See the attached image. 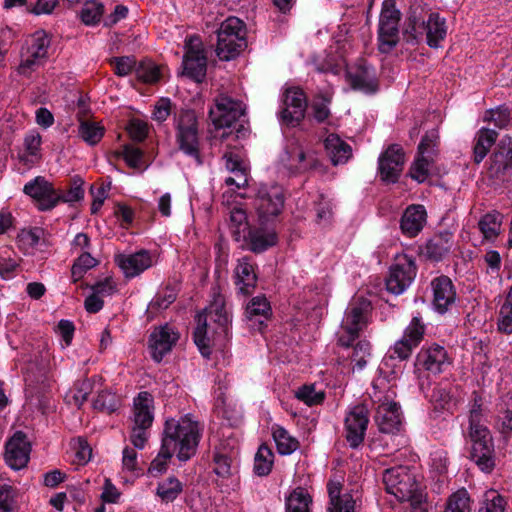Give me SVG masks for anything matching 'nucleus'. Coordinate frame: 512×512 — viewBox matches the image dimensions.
Masks as SVG:
<instances>
[{"label":"nucleus","mask_w":512,"mask_h":512,"mask_svg":"<svg viewBox=\"0 0 512 512\" xmlns=\"http://www.w3.org/2000/svg\"><path fill=\"white\" fill-rule=\"evenodd\" d=\"M202 426L191 414L169 418L165 422L162 442L173 449L179 461L195 455L201 438Z\"/></svg>","instance_id":"nucleus-1"},{"label":"nucleus","mask_w":512,"mask_h":512,"mask_svg":"<svg viewBox=\"0 0 512 512\" xmlns=\"http://www.w3.org/2000/svg\"><path fill=\"white\" fill-rule=\"evenodd\" d=\"M208 320L216 325L214 333L217 335L219 340H227L229 338L232 315L226 307L225 299L222 295H214L210 305L203 313L197 315L194 342L202 356L205 358H209L211 355V342H215V339L211 340L208 336Z\"/></svg>","instance_id":"nucleus-2"},{"label":"nucleus","mask_w":512,"mask_h":512,"mask_svg":"<svg viewBox=\"0 0 512 512\" xmlns=\"http://www.w3.org/2000/svg\"><path fill=\"white\" fill-rule=\"evenodd\" d=\"M469 435L473 442L472 459L483 472L490 473L495 466L494 446L490 431L485 425L481 404L476 400L469 414Z\"/></svg>","instance_id":"nucleus-3"},{"label":"nucleus","mask_w":512,"mask_h":512,"mask_svg":"<svg viewBox=\"0 0 512 512\" xmlns=\"http://www.w3.org/2000/svg\"><path fill=\"white\" fill-rule=\"evenodd\" d=\"M372 385V399L376 405L375 422L382 433L394 434L401 425L400 407L394 401V383L388 384L384 378L377 377Z\"/></svg>","instance_id":"nucleus-4"},{"label":"nucleus","mask_w":512,"mask_h":512,"mask_svg":"<svg viewBox=\"0 0 512 512\" xmlns=\"http://www.w3.org/2000/svg\"><path fill=\"white\" fill-rule=\"evenodd\" d=\"M386 491L399 501L420 503L424 494L415 474L407 466L388 468L383 473Z\"/></svg>","instance_id":"nucleus-5"},{"label":"nucleus","mask_w":512,"mask_h":512,"mask_svg":"<svg viewBox=\"0 0 512 512\" xmlns=\"http://www.w3.org/2000/svg\"><path fill=\"white\" fill-rule=\"evenodd\" d=\"M405 33L413 41L425 40L430 47L437 48L446 37V21L436 12H429L422 17L417 16L414 10L408 19Z\"/></svg>","instance_id":"nucleus-6"},{"label":"nucleus","mask_w":512,"mask_h":512,"mask_svg":"<svg viewBox=\"0 0 512 512\" xmlns=\"http://www.w3.org/2000/svg\"><path fill=\"white\" fill-rule=\"evenodd\" d=\"M245 23L234 16L225 19L217 31L216 53L221 60L229 61L247 46Z\"/></svg>","instance_id":"nucleus-7"},{"label":"nucleus","mask_w":512,"mask_h":512,"mask_svg":"<svg viewBox=\"0 0 512 512\" xmlns=\"http://www.w3.org/2000/svg\"><path fill=\"white\" fill-rule=\"evenodd\" d=\"M438 139V132L431 130L425 134L418 146V155L409 170L410 177L418 183H423L430 176L439 174L435 164V158L437 156L435 148Z\"/></svg>","instance_id":"nucleus-8"},{"label":"nucleus","mask_w":512,"mask_h":512,"mask_svg":"<svg viewBox=\"0 0 512 512\" xmlns=\"http://www.w3.org/2000/svg\"><path fill=\"white\" fill-rule=\"evenodd\" d=\"M176 141L179 149L200 164L198 122L194 111L183 110L176 119Z\"/></svg>","instance_id":"nucleus-9"},{"label":"nucleus","mask_w":512,"mask_h":512,"mask_svg":"<svg viewBox=\"0 0 512 512\" xmlns=\"http://www.w3.org/2000/svg\"><path fill=\"white\" fill-rule=\"evenodd\" d=\"M258 222H273L284 207V193L279 185H261L253 201Z\"/></svg>","instance_id":"nucleus-10"},{"label":"nucleus","mask_w":512,"mask_h":512,"mask_svg":"<svg viewBox=\"0 0 512 512\" xmlns=\"http://www.w3.org/2000/svg\"><path fill=\"white\" fill-rule=\"evenodd\" d=\"M400 12L394 0H384L379 17L378 47L382 53H389L399 40Z\"/></svg>","instance_id":"nucleus-11"},{"label":"nucleus","mask_w":512,"mask_h":512,"mask_svg":"<svg viewBox=\"0 0 512 512\" xmlns=\"http://www.w3.org/2000/svg\"><path fill=\"white\" fill-rule=\"evenodd\" d=\"M369 309L370 304L366 300L354 301L348 306L339 332L340 345L349 346L355 340L367 324Z\"/></svg>","instance_id":"nucleus-12"},{"label":"nucleus","mask_w":512,"mask_h":512,"mask_svg":"<svg viewBox=\"0 0 512 512\" xmlns=\"http://www.w3.org/2000/svg\"><path fill=\"white\" fill-rule=\"evenodd\" d=\"M245 105L243 102L231 97L220 95L215 100V105L210 109L209 116L216 129L230 128L242 116Z\"/></svg>","instance_id":"nucleus-13"},{"label":"nucleus","mask_w":512,"mask_h":512,"mask_svg":"<svg viewBox=\"0 0 512 512\" xmlns=\"http://www.w3.org/2000/svg\"><path fill=\"white\" fill-rule=\"evenodd\" d=\"M415 276L416 266L413 259L405 254L398 255L386 280L387 290L400 295L411 285Z\"/></svg>","instance_id":"nucleus-14"},{"label":"nucleus","mask_w":512,"mask_h":512,"mask_svg":"<svg viewBox=\"0 0 512 512\" xmlns=\"http://www.w3.org/2000/svg\"><path fill=\"white\" fill-rule=\"evenodd\" d=\"M412 343L403 337L395 342L389 349L388 357L384 358L379 366V376L384 382L393 383L402 371L401 362L409 358L413 349Z\"/></svg>","instance_id":"nucleus-15"},{"label":"nucleus","mask_w":512,"mask_h":512,"mask_svg":"<svg viewBox=\"0 0 512 512\" xmlns=\"http://www.w3.org/2000/svg\"><path fill=\"white\" fill-rule=\"evenodd\" d=\"M451 364L446 349L438 344L423 346L416 356L417 372H427L432 375L443 373Z\"/></svg>","instance_id":"nucleus-16"},{"label":"nucleus","mask_w":512,"mask_h":512,"mask_svg":"<svg viewBox=\"0 0 512 512\" xmlns=\"http://www.w3.org/2000/svg\"><path fill=\"white\" fill-rule=\"evenodd\" d=\"M185 48L183 74L196 82H201L206 74V57L202 43L197 36H191L186 41Z\"/></svg>","instance_id":"nucleus-17"},{"label":"nucleus","mask_w":512,"mask_h":512,"mask_svg":"<svg viewBox=\"0 0 512 512\" xmlns=\"http://www.w3.org/2000/svg\"><path fill=\"white\" fill-rule=\"evenodd\" d=\"M23 192L31 197L37 208L42 211L53 209L60 201V193L42 176H37L26 183Z\"/></svg>","instance_id":"nucleus-18"},{"label":"nucleus","mask_w":512,"mask_h":512,"mask_svg":"<svg viewBox=\"0 0 512 512\" xmlns=\"http://www.w3.org/2000/svg\"><path fill=\"white\" fill-rule=\"evenodd\" d=\"M115 263L127 279H132L151 268L156 263L155 255L145 249L134 253L115 255Z\"/></svg>","instance_id":"nucleus-19"},{"label":"nucleus","mask_w":512,"mask_h":512,"mask_svg":"<svg viewBox=\"0 0 512 512\" xmlns=\"http://www.w3.org/2000/svg\"><path fill=\"white\" fill-rule=\"evenodd\" d=\"M100 387V377H93L92 379H85L77 382L74 386L73 392V399L76 405L81 406L87 400L88 395L93 391H96L98 396L94 401V407L96 409L114 410V395L105 391H100Z\"/></svg>","instance_id":"nucleus-20"},{"label":"nucleus","mask_w":512,"mask_h":512,"mask_svg":"<svg viewBox=\"0 0 512 512\" xmlns=\"http://www.w3.org/2000/svg\"><path fill=\"white\" fill-rule=\"evenodd\" d=\"M405 162L403 149L396 144L390 145L378 158V171L382 181L395 183Z\"/></svg>","instance_id":"nucleus-21"},{"label":"nucleus","mask_w":512,"mask_h":512,"mask_svg":"<svg viewBox=\"0 0 512 512\" xmlns=\"http://www.w3.org/2000/svg\"><path fill=\"white\" fill-rule=\"evenodd\" d=\"M307 102L303 91L298 87L285 90L280 119L288 125H296L305 116Z\"/></svg>","instance_id":"nucleus-22"},{"label":"nucleus","mask_w":512,"mask_h":512,"mask_svg":"<svg viewBox=\"0 0 512 512\" xmlns=\"http://www.w3.org/2000/svg\"><path fill=\"white\" fill-rule=\"evenodd\" d=\"M368 410L364 405L350 408L345 417L346 439L352 448L358 447L364 440L368 425Z\"/></svg>","instance_id":"nucleus-23"},{"label":"nucleus","mask_w":512,"mask_h":512,"mask_svg":"<svg viewBox=\"0 0 512 512\" xmlns=\"http://www.w3.org/2000/svg\"><path fill=\"white\" fill-rule=\"evenodd\" d=\"M279 166L288 173H300L315 168L316 160L313 154H306L298 144H291L280 155Z\"/></svg>","instance_id":"nucleus-24"},{"label":"nucleus","mask_w":512,"mask_h":512,"mask_svg":"<svg viewBox=\"0 0 512 512\" xmlns=\"http://www.w3.org/2000/svg\"><path fill=\"white\" fill-rule=\"evenodd\" d=\"M31 446L26 435L17 431L6 443L5 461L14 470L25 467L29 461Z\"/></svg>","instance_id":"nucleus-25"},{"label":"nucleus","mask_w":512,"mask_h":512,"mask_svg":"<svg viewBox=\"0 0 512 512\" xmlns=\"http://www.w3.org/2000/svg\"><path fill=\"white\" fill-rule=\"evenodd\" d=\"M179 339V333L170 325L156 328L149 337V348L155 361L160 362Z\"/></svg>","instance_id":"nucleus-26"},{"label":"nucleus","mask_w":512,"mask_h":512,"mask_svg":"<svg viewBox=\"0 0 512 512\" xmlns=\"http://www.w3.org/2000/svg\"><path fill=\"white\" fill-rule=\"evenodd\" d=\"M277 233L273 227V222L261 224L257 227H251L249 236L244 238L241 245L247 246L255 253H261L274 246L277 243Z\"/></svg>","instance_id":"nucleus-27"},{"label":"nucleus","mask_w":512,"mask_h":512,"mask_svg":"<svg viewBox=\"0 0 512 512\" xmlns=\"http://www.w3.org/2000/svg\"><path fill=\"white\" fill-rule=\"evenodd\" d=\"M431 289L434 310L439 314L446 313L456 300V291L452 281L447 276H439L432 280Z\"/></svg>","instance_id":"nucleus-28"},{"label":"nucleus","mask_w":512,"mask_h":512,"mask_svg":"<svg viewBox=\"0 0 512 512\" xmlns=\"http://www.w3.org/2000/svg\"><path fill=\"white\" fill-rule=\"evenodd\" d=\"M223 159L226 169L233 176L226 178L227 186H235L236 189L244 187L248 183V167L239 151H227Z\"/></svg>","instance_id":"nucleus-29"},{"label":"nucleus","mask_w":512,"mask_h":512,"mask_svg":"<svg viewBox=\"0 0 512 512\" xmlns=\"http://www.w3.org/2000/svg\"><path fill=\"white\" fill-rule=\"evenodd\" d=\"M346 77L353 89L365 93H373L377 90L376 73L371 66L361 64L357 67H348Z\"/></svg>","instance_id":"nucleus-30"},{"label":"nucleus","mask_w":512,"mask_h":512,"mask_svg":"<svg viewBox=\"0 0 512 512\" xmlns=\"http://www.w3.org/2000/svg\"><path fill=\"white\" fill-rule=\"evenodd\" d=\"M453 246V234L444 231L434 235L421 247V254L432 261H440L448 255Z\"/></svg>","instance_id":"nucleus-31"},{"label":"nucleus","mask_w":512,"mask_h":512,"mask_svg":"<svg viewBox=\"0 0 512 512\" xmlns=\"http://www.w3.org/2000/svg\"><path fill=\"white\" fill-rule=\"evenodd\" d=\"M154 420V398L146 391L133 400L132 424L151 427Z\"/></svg>","instance_id":"nucleus-32"},{"label":"nucleus","mask_w":512,"mask_h":512,"mask_svg":"<svg viewBox=\"0 0 512 512\" xmlns=\"http://www.w3.org/2000/svg\"><path fill=\"white\" fill-rule=\"evenodd\" d=\"M329 495V512H354L355 500L348 493H342V484L339 480H330L327 484Z\"/></svg>","instance_id":"nucleus-33"},{"label":"nucleus","mask_w":512,"mask_h":512,"mask_svg":"<svg viewBox=\"0 0 512 512\" xmlns=\"http://www.w3.org/2000/svg\"><path fill=\"white\" fill-rule=\"evenodd\" d=\"M427 213L423 205H411L406 208L400 227L404 235L417 236L426 224Z\"/></svg>","instance_id":"nucleus-34"},{"label":"nucleus","mask_w":512,"mask_h":512,"mask_svg":"<svg viewBox=\"0 0 512 512\" xmlns=\"http://www.w3.org/2000/svg\"><path fill=\"white\" fill-rule=\"evenodd\" d=\"M489 173L491 177L500 181H506L512 177V141L510 139L504 151H496L492 155Z\"/></svg>","instance_id":"nucleus-35"},{"label":"nucleus","mask_w":512,"mask_h":512,"mask_svg":"<svg viewBox=\"0 0 512 512\" xmlns=\"http://www.w3.org/2000/svg\"><path fill=\"white\" fill-rule=\"evenodd\" d=\"M235 278L239 292L242 294H250L256 285L257 276L254 265L249 258L243 257L238 260V264L235 268Z\"/></svg>","instance_id":"nucleus-36"},{"label":"nucleus","mask_w":512,"mask_h":512,"mask_svg":"<svg viewBox=\"0 0 512 512\" xmlns=\"http://www.w3.org/2000/svg\"><path fill=\"white\" fill-rule=\"evenodd\" d=\"M324 147L333 165L344 164L352 156L350 145L336 134H329L325 138Z\"/></svg>","instance_id":"nucleus-37"},{"label":"nucleus","mask_w":512,"mask_h":512,"mask_svg":"<svg viewBox=\"0 0 512 512\" xmlns=\"http://www.w3.org/2000/svg\"><path fill=\"white\" fill-rule=\"evenodd\" d=\"M51 40L43 30H38L26 40V47L23 51L30 54V57L38 58L46 62L50 49Z\"/></svg>","instance_id":"nucleus-38"},{"label":"nucleus","mask_w":512,"mask_h":512,"mask_svg":"<svg viewBox=\"0 0 512 512\" xmlns=\"http://www.w3.org/2000/svg\"><path fill=\"white\" fill-rule=\"evenodd\" d=\"M229 229L235 241L242 243L244 238L249 236L251 226L247 220V214L244 209L235 207L230 211Z\"/></svg>","instance_id":"nucleus-39"},{"label":"nucleus","mask_w":512,"mask_h":512,"mask_svg":"<svg viewBox=\"0 0 512 512\" xmlns=\"http://www.w3.org/2000/svg\"><path fill=\"white\" fill-rule=\"evenodd\" d=\"M42 137L39 132L32 130L24 137V150L20 154V160L26 164L33 165L41 159Z\"/></svg>","instance_id":"nucleus-40"},{"label":"nucleus","mask_w":512,"mask_h":512,"mask_svg":"<svg viewBox=\"0 0 512 512\" xmlns=\"http://www.w3.org/2000/svg\"><path fill=\"white\" fill-rule=\"evenodd\" d=\"M497 409V429L505 439H508L512 435V396L502 397Z\"/></svg>","instance_id":"nucleus-41"},{"label":"nucleus","mask_w":512,"mask_h":512,"mask_svg":"<svg viewBox=\"0 0 512 512\" xmlns=\"http://www.w3.org/2000/svg\"><path fill=\"white\" fill-rule=\"evenodd\" d=\"M20 259L16 252L9 246L0 247V277L4 280L16 276Z\"/></svg>","instance_id":"nucleus-42"},{"label":"nucleus","mask_w":512,"mask_h":512,"mask_svg":"<svg viewBox=\"0 0 512 512\" xmlns=\"http://www.w3.org/2000/svg\"><path fill=\"white\" fill-rule=\"evenodd\" d=\"M183 491L182 482L175 476L160 481L156 487V496L163 503L173 502Z\"/></svg>","instance_id":"nucleus-43"},{"label":"nucleus","mask_w":512,"mask_h":512,"mask_svg":"<svg viewBox=\"0 0 512 512\" xmlns=\"http://www.w3.org/2000/svg\"><path fill=\"white\" fill-rule=\"evenodd\" d=\"M503 216L497 211L485 214L478 222L479 230L484 239L494 241L500 233Z\"/></svg>","instance_id":"nucleus-44"},{"label":"nucleus","mask_w":512,"mask_h":512,"mask_svg":"<svg viewBox=\"0 0 512 512\" xmlns=\"http://www.w3.org/2000/svg\"><path fill=\"white\" fill-rule=\"evenodd\" d=\"M271 315V306L263 296L253 297L246 306V316L250 321L262 324Z\"/></svg>","instance_id":"nucleus-45"},{"label":"nucleus","mask_w":512,"mask_h":512,"mask_svg":"<svg viewBox=\"0 0 512 512\" xmlns=\"http://www.w3.org/2000/svg\"><path fill=\"white\" fill-rule=\"evenodd\" d=\"M497 139V133L490 129H481L475 138L474 161L480 163Z\"/></svg>","instance_id":"nucleus-46"},{"label":"nucleus","mask_w":512,"mask_h":512,"mask_svg":"<svg viewBox=\"0 0 512 512\" xmlns=\"http://www.w3.org/2000/svg\"><path fill=\"white\" fill-rule=\"evenodd\" d=\"M312 498L308 491L298 487L286 499V512H310Z\"/></svg>","instance_id":"nucleus-47"},{"label":"nucleus","mask_w":512,"mask_h":512,"mask_svg":"<svg viewBox=\"0 0 512 512\" xmlns=\"http://www.w3.org/2000/svg\"><path fill=\"white\" fill-rule=\"evenodd\" d=\"M105 129L97 122L81 120L78 127L79 137L88 145L94 146L104 136Z\"/></svg>","instance_id":"nucleus-48"},{"label":"nucleus","mask_w":512,"mask_h":512,"mask_svg":"<svg viewBox=\"0 0 512 512\" xmlns=\"http://www.w3.org/2000/svg\"><path fill=\"white\" fill-rule=\"evenodd\" d=\"M273 439L277 450L281 455L292 454L299 446L296 438L292 437L283 427L274 426L272 428Z\"/></svg>","instance_id":"nucleus-49"},{"label":"nucleus","mask_w":512,"mask_h":512,"mask_svg":"<svg viewBox=\"0 0 512 512\" xmlns=\"http://www.w3.org/2000/svg\"><path fill=\"white\" fill-rule=\"evenodd\" d=\"M274 454L266 445H261L254 458V472L258 476H266L271 472Z\"/></svg>","instance_id":"nucleus-50"},{"label":"nucleus","mask_w":512,"mask_h":512,"mask_svg":"<svg viewBox=\"0 0 512 512\" xmlns=\"http://www.w3.org/2000/svg\"><path fill=\"white\" fill-rule=\"evenodd\" d=\"M444 512H471V499L466 489H459L449 496Z\"/></svg>","instance_id":"nucleus-51"},{"label":"nucleus","mask_w":512,"mask_h":512,"mask_svg":"<svg viewBox=\"0 0 512 512\" xmlns=\"http://www.w3.org/2000/svg\"><path fill=\"white\" fill-rule=\"evenodd\" d=\"M174 454H176L175 451L162 442L158 455L148 468V474L152 477H157L165 473L168 468V462Z\"/></svg>","instance_id":"nucleus-52"},{"label":"nucleus","mask_w":512,"mask_h":512,"mask_svg":"<svg viewBox=\"0 0 512 512\" xmlns=\"http://www.w3.org/2000/svg\"><path fill=\"white\" fill-rule=\"evenodd\" d=\"M370 357V343L367 341H359L353 348L351 354L352 371L355 372L363 370L366 367Z\"/></svg>","instance_id":"nucleus-53"},{"label":"nucleus","mask_w":512,"mask_h":512,"mask_svg":"<svg viewBox=\"0 0 512 512\" xmlns=\"http://www.w3.org/2000/svg\"><path fill=\"white\" fill-rule=\"evenodd\" d=\"M298 400L308 406L317 405L323 402L325 393L322 389H317L315 384H305L295 392Z\"/></svg>","instance_id":"nucleus-54"},{"label":"nucleus","mask_w":512,"mask_h":512,"mask_svg":"<svg viewBox=\"0 0 512 512\" xmlns=\"http://www.w3.org/2000/svg\"><path fill=\"white\" fill-rule=\"evenodd\" d=\"M97 265V260L91 256L89 251H84L79 253L78 258L74 262L71 275L74 282L80 280L87 270L95 267Z\"/></svg>","instance_id":"nucleus-55"},{"label":"nucleus","mask_w":512,"mask_h":512,"mask_svg":"<svg viewBox=\"0 0 512 512\" xmlns=\"http://www.w3.org/2000/svg\"><path fill=\"white\" fill-rule=\"evenodd\" d=\"M505 506V499L491 489L485 492L479 512H504Z\"/></svg>","instance_id":"nucleus-56"},{"label":"nucleus","mask_w":512,"mask_h":512,"mask_svg":"<svg viewBox=\"0 0 512 512\" xmlns=\"http://www.w3.org/2000/svg\"><path fill=\"white\" fill-rule=\"evenodd\" d=\"M39 229L22 230L17 237L18 247L25 254H32L40 241Z\"/></svg>","instance_id":"nucleus-57"},{"label":"nucleus","mask_w":512,"mask_h":512,"mask_svg":"<svg viewBox=\"0 0 512 512\" xmlns=\"http://www.w3.org/2000/svg\"><path fill=\"white\" fill-rule=\"evenodd\" d=\"M137 78L145 83H155L162 76L161 69L151 61H143L136 68Z\"/></svg>","instance_id":"nucleus-58"},{"label":"nucleus","mask_w":512,"mask_h":512,"mask_svg":"<svg viewBox=\"0 0 512 512\" xmlns=\"http://www.w3.org/2000/svg\"><path fill=\"white\" fill-rule=\"evenodd\" d=\"M103 5L96 1H87L81 10V19L86 25H94L98 23L103 15Z\"/></svg>","instance_id":"nucleus-59"},{"label":"nucleus","mask_w":512,"mask_h":512,"mask_svg":"<svg viewBox=\"0 0 512 512\" xmlns=\"http://www.w3.org/2000/svg\"><path fill=\"white\" fill-rule=\"evenodd\" d=\"M425 333V325L418 316H414L403 333V338L412 343L415 347L422 341Z\"/></svg>","instance_id":"nucleus-60"},{"label":"nucleus","mask_w":512,"mask_h":512,"mask_svg":"<svg viewBox=\"0 0 512 512\" xmlns=\"http://www.w3.org/2000/svg\"><path fill=\"white\" fill-rule=\"evenodd\" d=\"M484 119L493 122L498 128H506L510 123V110L501 105L486 111Z\"/></svg>","instance_id":"nucleus-61"},{"label":"nucleus","mask_w":512,"mask_h":512,"mask_svg":"<svg viewBox=\"0 0 512 512\" xmlns=\"http://www.w3.org/2000/svg\"><path fill=\"white\" fill-rule=\"evenodd\" d=\"M71 447L74 452V462L76 464L85 465L89 462L92 456V449L85 440L78 438L72 442Z\"/></svg>","instance_id":"nucleus-62"},{"label":"nucleus","mask_w":512,"mask_h":512,"mask_svg":"<svg viewBox=\"0 0 512 512\" xmlns=\"http://www.w3.org/2000/svg\"><path fill=\"white\" fill-rule=\"evenodd\" d=\"M177 297L176 290L173 287H165L160 290L151 301V307L159 310L166 309Z\"/></svg>","instance_id":"nucleus-63"},{"label":"nucleus","mask_w":512,"mask_h":512,"mask_svg":"<svg viewBox=\"0 0 512 512\" xmlns=\"http://www.w3.org/2000/svg\"><path fill=\"white\" fill-rule=\"evenodd\" d=\"M44 63H45L44 61H42L38 58L30 57V54H28L22 50L21 61L17 68L18 73L23 76L28 77L33 72L38 70L41 66H43Z\"/></svg>","instance_id":"nucleus-64"}]
</instances>
